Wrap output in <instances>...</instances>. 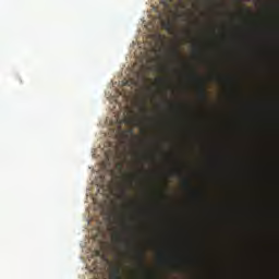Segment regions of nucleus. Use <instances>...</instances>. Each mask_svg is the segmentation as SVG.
Returning <instances> with one entry per match:
<instances>
[{
    "mask_svg": "<svg viewBox=\"0 0 279 279\" xmlns=\"http://www.w3.org/2000/svg\"><path fill=\"white\" fill-rule=\"evenodd\" d=\"M160 262H166L167 257H166V253L163 251H161L158 255Z\"/></svg>",
    "mask_w": 279,
    "mask_h": 279,
    "instance_id": "6e6552de",
    "label": "nucleus"
},
{
    "mask_svg": "<svg viewBox=\"0 0 279 279\" xmlns=\"http://www.w3.org/2000/svg\"><path fill=\"white\" fill-rule=\"evenodd\" d=\"M118 242H122V235H118Z\"/></svg>",
    "mask_w": 279,
    "mask_h": 279,
    "instance_id": "ddd939ff",
    "label": "nucleus"
},
{
    "mask_svg": "<svg viewBox=\"0 0 279 279\" xmlns=\"http://www.w3.org/2000/svg\"><path fill=\"white\" fill-rule=\"evenodd\" d=\"M192 78L198 83V98L202 102H207L208 94L206 90V83L195 72L192 74Z\"/></svg>",
    "mask_w": 279,
    "mask_h": 279,
    "instance_id": "f257e3e1",
    "label": "nucleus"
},
{
    "mask_svg": "<svg viewBox=\"0 0 279 279\" xmlns=\"http://www.w3.org/2000/svg\"><path fill=\"white\" fill-rule=\"evenodd\" d=\"M122 194L124 195V197L128 196V191H126V189H123Z\"/></svg>",
    "mask_w": 279,
    "mask_h": 279,
    "instance_id": "f8f14e48",
    "label": "nucleus"
},
{
    "mask_svg": "<svg viewBox=\"0 0 279 279\" xmlns=\"http://www.w3.org/2000/svg\"><path fill=\"white\" fill-rule=\"evenodd\" d=\"M157 83H159V85H166L167 81L166 78H157Z\"/></svg>",
    "mask_w": 279,
    "mask_h": 279,
    "instance_id": "9d476101",
    "label": "nucleus"
},
{
    "mask_svg": "<svg viewBox=\"0 0 279 279\" xmlns=\"http://www.w3.org/2000/svg\"><path fill=\"white\" fill-rule=\"evenodd\" d=\"M124 242H125L126 246H128L129 248H131V246H132V240H125Z\"/></svg>",
    "mask_w": 279,
    "mask_h": 279,
    "instance_id": "9b49d317",
    "label": "nucleus"
},
{
    "mask_svg": "<svg viewBox=\"0 0 279 279\" xmlns=\"http://www.w3.org/2000/svg\"><path fill=\"white\" fill-rule=\"evenodd\" d=\"M141 111L144 113V119L140 120V118H134L133 120H131L132 123H134V125H144V123H146V121H151L150 118H147L146 112L147 109L143 108L141 109Z\"/></svg>",
    "mask_w": 279,
    "mask_h": 279,
    "instance_id": "f03ea898",
    "label": "nucleus"
},
{
    "mask_svg": "<svg viewBox=\"0 0 279 279\" xmlns=\"http://www.w3.org/2000/svg\"><path fill=\"white\" fill-rule=\"evenodd\" d=\"M194 195H199V193L194 192Z\"/></svg>",
    "mask_w": 279,
    "mask_h": 279,
    "instance_id": "4468645a",
    "label": "nucleus"
},
{
    "mask_svg": "<svg viewBox=\"0 0 279 279\" xmlns=\"http://www.w3.org/2000/svg\"><path fill=\"white\" fill-rule=\"evenodd\" d=\"M112 279H122V268L121 266H113L110 272Z\"/></svg>",
    "mask_w": 279,
    "mask_h": 279,
    "instance_id": "7ed1b4c3",
    "label": "nucleus"
},
{
    "mask_svg": "<svg viewBox=\"0 0 279 279\" xmlns=\"http://www.w3.org/2000/svg\"><path fill=\"white\" fill-rule=\"evenodd\" d=\"M162 26H165V28H167V31H171V28H172V24L169 20L167 22H162Z\"/></svg>",
    "mask_w": 279,
    "mask_h": 279,
    "instance_id": "0eeeda50",
    "label": "nucleus"
},
{
    "mask_svg": "<svg viewBox=\"0 0 279 279\" xmlns=\"http://www.w3.org/2000/svg\"><path fill=\"white\" fill-rule=\"evenodd\" d=\"M171 56L174 57V59H179L180 50L178 47L171 48Z\"/></svg>",
    "mask_w": 279,
    "mask_h": 279,
    "instance_id": "39448f33",
    "label": "nucleus"
},
{
    "mask_svg": "<svg viewBox=\"0 0 279 279\" xmlns=\"http://www.w3.org/2000/svg\"><path fill=\"white\" fill-rule=\"evenodd\" d=\"M136 258L138 260V264L142 268H145V253L142 248H138L136 251Z\"/></svg>",
    "mask_w": 279,
    "mask_h": 279,
    "instance_id": "20e7f679",
    "label": "nucleus"
},
{
    "mask_svg": "<svg viewBox=\"0 0 279 279\" xmlns=\"http://www.w3.org/2000/svg\"><path fill=\"white\" fill-rule=\"evenodd\" d=\"M183 186L184 189L192 190V182L187 178L183 180Z\"/></svg>",
    "mask_w": 279,
    "mask_h": 279,
    "instance_id": "423d86ee",
    "label": "nucleus"
},
{
    "mask_svg": "<svg viewBox=\"0 0 279 279\" xmlns=\"http://www.w3.org/2000/svg\"><path fill=\"white\" fill-rule=\"evenodd\" d=\"M123 227H124L125 231H132V227H131V225H129V222H123Z\"/></svg>",
    "mask_w": 279,
    "mask_h": 279,
    "instance_id": "1a4fd4ad",
    "label": "nucleus"
}]
</instances>
